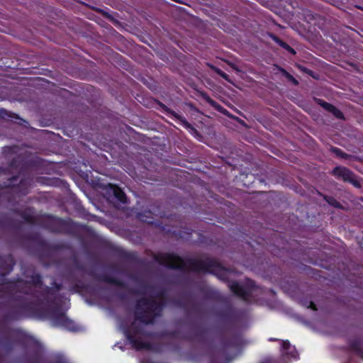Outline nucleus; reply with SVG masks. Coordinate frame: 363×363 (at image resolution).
<instances>
[{"label": "nucleus", "mask_w": 363, "mask_h": 363, "mask_svg": "<svg viewBox=\"0 0 363 363\" xmlns=\"http://www.w3.org/2000/svg\"><path fill=\"white\" fill-rule=\"evenodd\" d=\"M28 270L23 272L26 279L17 278L6 280L0 284V298L9 299L0 302V346L6 353L11 352L16 344H22L21 340H13L9 335H18L21 331L8 326L11 323L27 317L35 316L50 319L54 325L69 331H77L78 326L69 319L61 306L57 303L58 293L62 284L52 281L51 286L43 284V276L35 271L29 274Z\"/></svg>", "instance_id": "1"}, {"label": "nucleus", "mask_w": 363, "mask_h": 363, "mask_svg": "<svg viewBox=\"0 0 363 363\" xmlns=\"http://www.w3.org/2000/svg\"><path fill=\"white\" fill-rule=\"evenodd\" d=\"M153 259L160 265L171 269L211 274L223 281L228 279L229 269L215 258L206 257L203 259H183L174 252H160L154 254Z\"/></svg>", "instance_id": "2"}, {"label": "nucleus", "mask_w": 363, "mask_h": 363, "mask_svg": "<svg viewBox=\"0 0 363 363\" xmlns=\"http://www.w3.org/2000/svg\"><path fill=\"white\" fill-rule=\"evenodd\" d=\"M125 335L132 347L137 351L149 350L155 352H162L166 347L164 344L161 342L151 343L149 342H145L143 340V338H176L178 335V332L177 330H164L160 333H152L145 330L141 326L133 325L125 330Z\"/></svg>", "instance_id": "3"}, {"label": "nucleus", "mask_w": 363, "mask_h": 363, "mask_svg": "<svg viewBox=\"0 0 363 363\" xmlns=\"http://www.w3.org/2000/svg\"><path fill=\"white\" fill-rule=\"evenodd\" d=\"M165 306L163 300L157 301L152 297H142L136 301L135 318L143 323L152 324L156 317L161 315Z\"/></svg>", "instance_id": "4"}, {"label": "nucleus", "mask_w": 363, "mask_h": 363, "mask_svg": "<svg viewBox=\"0 0 363 363\" xmlns=\"http://www.w3.org/2000/svg\"><path fill=\"white\" fill-rule=\"evenodd\" d=\"M38 225L50 233L77 235L83 227L71 218L63 219L50 214L43 216Z\"/></svg>", "instance_id": "5"}, {"label": "nucleus", "mask_w": 363, "mask_h": 363, "mask_svg": "<svg viewBox=\"0 0 363 363\" xmlns=\"http://www.w3.org/2000/svg\"><path fill=\"white\" fill-rule=\"evenodd\" d=\"M30 179L26 177H22L20 179L18 174L12 176L8 179V188L14 189V191L22 195H26L28 193V189L30 186Z\"/></svg>", "instance_id": "6"}, {"label": "nucleus", "mask_w": 363, "mask_h": 363, "mask_svg": "<svg viewBox=\"0 0 363 363\" xmlns=\"http://www.w3.org/2000/svg\"><path fill=\"white\" fill-rule=\"evenodd\" d=\"M333 174L336 177L342 179L345 182H350L356 187H361V184L357 179L356 176L346 167H337L333 170Z\"/></svg>", "instance_id": "7"}, {"label": "nucleus", "mask_w": 363, "mask_h": 363, "mask_svg": "<svg viewBox=\"0 0 363 363\" xmlns=\"http://www.w3.org/2000/svg\"><path fill=\"white\" fill-rule=\"evenodd\" d=\"M156 104L162 109L163 112L166 113L167 115L173 116L174 118L179 121V122L181 123L184 128H185L186 129H190L191 130L196 131L194 127L190 123H189L188 121L184 116L178 114L174 111L170 109L164 104L158 100L156 101Z\"/></svg>", "instance_id": "8"}, {"label": "nucleus", "mask_w": 363, "mask_h": 363, "mask_svg": "<svg viewBox=\"0 0 363 363\" xmlns=\"http://www.w3.org/2000/svg\"><path fill=\"white\" fill-rule=\"evenodd\" d=\"M229 288L237 296L242 298L245 301H248L250 298V289L247 286L245 289L238 282L233 281L229 284Z\"/></svg>", "instance_id": "9"}, {"label": "nucleus", "mask_w": 363, "mask_h": 363, "mask_svg": "<svg viewBox=\"0 0 363 363\" xmlns=\"http://www.w3.org/2000/svg\"><path fill=\"white\" fill-rule=\"evenodd\" d=\"M108 191L112 193L116 201L123 204L127 203V196L121 187H119L118 185L111 184H108Z\"/></svg>", "instance_id": "10"}, {"label": "nucleus", "mask_w": 363, "mask_h": 363, "mask_svg": "<svg viewBox=\"0 0 363 363\" xmlns=\"http://www.w3.org/2000/svg\"><path fill=\"white\" fill-rule=\"evenodd\" d=\"M96 279L101 282H104L106 284H110L114 286H117L121 288H126L127 285L122 280L115 278L113 277H111L108 274H103L98 275Z\"/></svg>", "instance_id": "11"}, {"label": "nucleus", "mask_w": 363, "mask_h": 363, "mask_svg": "<svg viewBox=\"0 0 363 363\" xmlns=\"http://www.w3.org/2000/svg\"><path fill=\"white\" fill-rule=\"evenodd\" d=\"M201 96L203 99L205 100V101L208 103L211 106L213 107L216 111L223 113L225 116L232 117V116L230 114L229 111L227 109L223 108L220 104H219L215 100L211 99L207 94L203 93Z\"/></svg>", "instance_id": "12"}, {"label": "nucleus", "mask_w": 363, "mask_h": 363, "mask_svg": "<svg viewBox=\"0 0 363 363\" xmlns=\"http://www.w3.org/2000/svg\"><path fill=\"white\" fill-rule=\"evenodd\" d=\"M319 104L325 110L332 113L336 118H340V119L344 118L343 113L339 109H337L336 107H335L333 105H332L328 102L323 101L322 100H320Z\"/></svg>", "instance_id": "13"}, {"label": "nucleus", "mask_w": 363, "mask_h": 363, "mask_svg": "<svg viewBox=\"0 0 363 363\" xmlns=\"http://www.w3.org/2000/svg\"><path fill=\"white\" fill-rule=\"evenodd\" d=\"M138 218L146 223L153 224L154 223V218L153 213L150 211H145L143 212H140L137 215ZM155 225L160 227L159 223H155Z\"/></svg>", "instance_id": "14"}, {"label": "nucleus", "mask_w": 363, "mask_h": 363, "mask_svg": "<svg viewBox=\"0 0 363 363\" xmlns=\"http://www.w3.org/2000/svg\"><path fill=\"white\" fill-rule=\"evenodd\" d=\"M155 290V286L154 285L146 284V283H142L140 284V290H135V289H130L129 293L132 294H141L145 295L147 294V292H153Z\"/></svg>", "instance_id": "15"}, {"label": "nucleus", "mask_w": 363, "mask_h": 363, "mask_svg": "<svg viewBox=\"0 0 363 363\" xmlns=\"http://www.w3.org/2000/svg\"><path fill=\"white\" fill-rule=\"evenodd\" d=\"M281 350L284 355H289L293 358H296L297 356L294 347L288 341L282 342Z\"/></svg>", "instance_id": "16"}, {"label": "nucleus", "mask_w": 363, "mask_h": 363, "mask_svg": "<svg viewBox=\"0 0 363 363\" xmlns=\"http://www.w3.org/2000/svg\"><path fill=\"white\" fill-rule=\"evenodd\" d=\"M13 211L15 213L18 214L24 220L26 223L31 225H35L37 223L36 218L34 216L28 213L26 211H20L18 209H13Z\"/></svg>", "instance_id": "17"}, {"label": "nucleus", "mask_w": 363, "mask_h": 363, "mask_svg": "<svg viewBox=\"0 0 363 363\" xmlns=\"http://www.w3.org/2000/svg\"><path fill=\"white\" fill-rule=\"evenodd\" d=\"M208 330L206 328H197L193 333V339L199 342H205Z\"/></svg>", "instance_id": "18"}, {"label": "nucleus", "mask_w": 363, "mask_h": 363, "mask_svg": "<svg viewBox=\"0 0 363 363\" xmlns=\"http://www.w3.org/2000/svg\"><path fill=\"white\" fill-rule=\"evenodd\" d=\"M0 119L12 121L13 120H20L21 118L16 113L9 111L4 108H1Z\"/></svg>", "instance_id": "19"}, {"label": "nucleus", "mask_w": 363, "mask_h": 363, "mask_svg": "<svg viewBox=\"0 0 363 363\" xmlns=\"http://www.w3.org/2000/svg\"><path fill=\"white\" fill-rule=\"evenodd\" d=\"M13 224L14 220L11 217L7 215H1L0 216V228H10L13 226Z\"/></svg>", "instance_id": "20"}, {"label": "nucleus", "mask_w": 363, "mask_h": 363, "mask_svg": "<svg viewBox=\"0 0 363 363\" xmlns=\"http://www.w3.org/2000/svg\"><path fill=\"white\" fill-rule=\"evenodd\" d=\"M237 315L236 311L233 308H229L222 313L221 316L228 320H231L235 318Z\"/></svg>", "instance_id": "21"}, {"label": "nucleus", "mask_w": 363, "mask_h": 363, "mask_svg": "<svg viewBox=\"0 0 363 363\" xmlns=\"http://www.w3.org/2000/svg\"><path fill=\"white\" fill-rule=\"evenodd\" d=\"M212 69L220 77H222L223 79H224L225 80H226L228 82H230V77L227 73H225V72H223V70H221L220 69H219L218 67H212Z\"/></svg>", "instance_id": "22"}, {"label": "nucleus", "mask_w": 363, "mask_h": 363, "mask_svg": "<svg viewBox=\"0 0 363 363\" xmlns=\"http://www.w3.org/2000/svg\"><path fill=\"white\" fill-rule=\"evenodd\" d=\"M332 152H333L337 156L340 157L342 158L347 159L350 157V155L343 152L340 149L337 147H332Z\"/></svg>", "instance_id": "23"}, {"label": "nucleus", "mask_w": 363, "mask_h": 363, "mask_svg": "<svg viewBox=\"0 0 363 363\" xmlns=\"http://www.w3.org/2000/svg\"><path fill=\"white\" fill-rule=\"evenodd\" d=\"M324 199L330 205L335 206L336 208L341 207L340 203L337 201H336L334 198L325 196Z\"/></svg>", "instance_id": "24"}, {"label": "nucleus", "mask_w": 363, "mask_h": 363, "mask_svg": "<svg viewBox=\"0 0 363 363\" xmlns=\"http://www.w3.org/2000/svg\"><path fill=\"white\" fill-rule=\"evenodd\" d=\"M167 296V290L165 289H161L156 291L155 297L161 299H164Z\"/></svg>", "instance_id": "25"}, {"label": "nucleus", "mask_w": 363, "mask_h": 363, "mask_svg": "<svg viewBox=\"0 0 363 363\" xmlns=\"http://www.w3.org/2000/svg\"><path fill=\"white\" fill-rule=\"evenodd\" d=\"M184 233L185 235H182V231L180 230L179 232H176L175 230L172 232L173 235H174L175 236H178L179 238L182 239H187L189 236L191 235L190 232H185Z\"/></svg>", "instance_id": "26"}, {"label": "nucleus", "mask_w": 363, "mask_h": 363, "mask_svg": "<svg viewBox=\"0 0 363 363\" xmlns=\"http://www.w3.org/2000/svg\"><path fill=\"white\" fill-rule=\"evenodd\" d=\"M175 304L181 308H186L188 306V301L186 299L182 300H177L175 301Z\"/></svg>", "instance_id": "27"}, {"label": "nucleus", "mask_w": 363, "mask_h": 363, "mask_svg": "<svg viewBox=\"0 0 363 363\" xmlns=\"http://www.w3.org/2000/svg\"><path fill=\"white\" fill-rule=\"evenodd\" d=\"M269 37L273 40L276 43H277L279 46H281V44L284 43V42L282 41L281 39H279L277 36H276L275 35L272 34V33H269L268 34Z\"/></svg>", "instance_id": "28"}, {"label": "nucleus", "mask_w": 363, "mask_h": 363, "mask_svg": "<svg viewBox=\"0 0 363 363\" xmlns=\"http://www.w3.org/2000/svg\"><path fill=\"white\" fill-rule=\"evenodd\" d=\"M233 340V341L232 343H233V345H235V346L239 345L240 344V342H241V338H240V337L239 335L238 336L237 335V336L234 337Z\"/></svg>", "instance_id": "29"}, {"label": "nucleus", "mask_w": 363, "mask_h": 363, "mask_svg": "<svg viewBox=\"0 0 363 363\" xmlns=\"http://www.w3.org/2000/svg\"><path fill=\"white\" fill-rule=\"evenodd\" d=\"M81 286H82L80 284H75L73 285V287L71 289V291L72 292H78L79 289L81 288Z\"/></svg>", "instance_id": "30"}, {"label": "nucleus", "mask_w": 363, "mask_h": 363, "mask_svg": "<svg viewBox=\"0 0 363 363\" xmlns=\"http://www.w3.org/2000/svg\"><path fill=\"white\" fill-rule=\"evenodd\" d=\"M213 292L211 290H206L205 291V294L207 298H214V296H213Z\"/></svg>", "instance_id": "31"}, {"label": "nucleus", "mask_w": 363, "mask_h": 363, "mask_svg": "<svg viewBox=\"0 0 363 363\" xmlns=\"http://www.w3.org/2000/svg\"><path fill=\"white\" fill-rule=\"evenodd\" d=\"M281 71H282V72H283V73H284V74H285V75H286L289 79H293V81H294V82L295 84H297V83H298V82H297V81H296V79H294V77H293L290 74H289L288 72H286L285 70H284V69H282Z\"/></svg>", "instance_id": "32"}, {"label": "nucleus", "mask_w": 363, "mask_h": 363, "mask_svg": "<svg viewBox=\"0 0 363 363\" xmlns=\"http://www.w3.org/2000/svg\"><path fill=\"white\" fill-rule=\"evenodd\" d=\"M11 264L9 265V267H7V270H8L9 272L12 271V269H13V265H14V262H13V259H12V258H11Z\"/></svg>", "instance_id": "33"}, {"label": "nucleus", "mask_w": 363, "mask_h": 363, "mask_svg": "<svg viewBox=\"0 0 363 363\" xmlns=\"http://www.w3.org/2000/svg\"><path fill=\"white\" fill-rule=\"evenodd\" d=\"M118 296L121 300H124L126 298V295L125 293H119Z\"/></svg>", "instance_id": "34"}, {"label": "nucleus", "mask_w": 363, "mask_h": 363, "mask_svg": "<svg viewBox=\"0 0 363 363\" xmlns=\"http://www.w3.org/2000/svg\"><path fill=\"white\" fill-rule=\"evenodd\" d=\"M281 48H283L284 49H285L286 50H287L289 48H290V45H289L286 43H284L281 44Z\"/></svg>", "instance_id": "35"}, {"label": "nucleus", "mask_w": 363, "mask_h": 363, "mask_svg": "<svg viewBox=\"0 0 363 363\" xmlns=\"http://www.w3.org/2000/svg\"><path fill=\"white\" fill-rule=\"evenodd\" d=\"M287 51H289L290 53H291L292 55H295L296 52L295 51V50L294 48H292L291 46H290V48H289L287 50Z\"/></svg>", "instance_id": "36"}, {"label": "nucleus", "mask_w": 363, "mask_h": 363, "mask_svg": "<svg viewBox=\"0 0 363 363\" xmlns=\"http://www.w3.org/2000/svg\"><path fill=\"white\" fill-rule=\"evenodd\" d=\"M140 363H156V362H154L150 359H143L141 361Z\"/></svg>", "instance_id": "37"}, {"label": "nucleus", "mask_w": 363, "mask_h": 363, "mask_svg": "<svg viewBox=\"0 0 363 363\" xmlns=\"http://www.w3.org/2000/svg\"><path fill=\"white\" fill-rule=\"evenodd\" d=\"M41 245H42V246H43V247H45V248H48V245L47 243L44 242H43L41 243Z\"/></svg>", "instance_id": "38"}, {"label": "nucleus", "mask_w": 363, "mask_h": 363, "mask_svg": "<svg viewBox=\"0 0 363 363\" xmlns=\"http://www.w3.org/2000/svg\"><path fill=\"white\" fill-rule=\"evenodd\" d=\"M309 307H311V308H312L315 309V305H314V303H313V302H311V303H310V306H309Z\"/></svg>", "instance_id": "39"}, {"label": "nucleus", "mask_w": 363, "mask_h": 363, "mask_svg": "<svg viewBox=\"0 0 363 363\" xmlns=\"http://www.w3.org/2000/svg\"><path fill=\"white\" fill-rule=\"evenodd\" d=\"M192 308H193L194 310H196V308H197L196 304V303H193L192 304Z\"/></svg>", "instance_id": "40"}, {"label": "nucleus", "mask_w": 363, "mask_h": 363, "mask_svg": "<svg viewBox=\"0 0 363 363\" xmlns=\"http://www.w3.org/2000/svg\"><path fill=\"white\" fill-rule=\"evenodd\" d=\"M16 160L13 159L11 163H10V166H13L14 163H15Z\"/></svg>", "instance_id": "41"}, {"label": "nucleus", "mask_w": 363, "mask_h": 363, "mask_svg": "<svg viewBox=\"0 0 363 363\" xmlns=\"http://www.w3.org/2000/svg\"><path fill=\"white\" fill-rule=\"evenodd\" d=\"M250 286H251V291L252 290V289L254 288L255 286V284L254 283L251 281V284H250Z\"/></svg>", "instance_id": "42"}, {"label": "nucleus", "mask_w": 363, "mask_h": 363, "mask_svg": "<svg viewBox=\"0 0 363 363\" xmlns=\"http://www.w3.org/2000/svg\"><path fill=\"white\" fill-rule=\"evenodd\" d=\"M163 230H166V228L164 227H162Z\"/></svg>", "instance_id": "43"}]
</instances>
